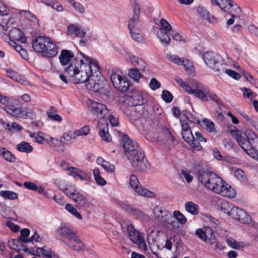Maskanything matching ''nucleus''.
Here are the masks:
<instances>
[{"instance_id":"e433bc0d","label":"nucleus","mask_w":258,"mask_h":258,"mask_svg":"<svg viewBox=\"0 0 258 258\" xmlns=\"http://www.w3.org/2000/svg\"><path fill=\"white\" fill-rule=\"evenodd\" d=\"M186 211L193 215L198 214L199 206L192 202H188L185 204Z\"/></svg>"},{"instance_id":"7c9ffc66","label":"nucleus","mask_w":258,"mask_h":258,"mask_svg":"<svg viewBox=\"0 0 258 258\" xmlns=\"http://www.w3.org/2000/svg\"><path fill=\"white\" fill-rule=\"evenodd\" d=\"M96 162L98 164L100 165L106 171L112 172L115 169V166L113 164L105 161L101 157H98L96 159Z\"/></svg>"},{"instance_id":"a211bd4d","label":"nucleus","mask_w":258,"mask_h":258,"mask_svg":"<svg viewBox=\"0 0 258 258\" xmlns=\"http://www.w3.org/2000/svg\"><path fill=\"white\" fill-rule=\"evenodd\" d=\"M131 97L134 107L135 106L143 105L148 101L147 94L141 90L133 91Z\"/></svg>"},{"instance_id":"39448f33","label":"nucleus","mask_w":258,"mask_h":258,"mask_svg":"<svg viewBox=\"0 0 258 258\" xmlns=\"http://www.w3.org/2000/svg\"><path fill=\"white\" fill-rule=\"evenodd\" d=\"M235 135L236 140L241 148L252 158H257L258 151L253 146V137L256 138L255 134L249 130L242 133L236 130L235 132Z\"/></svg>"},{"instance_id":"338daca9","label":"nucleus","mask_w":258,"mask_h":258,"mask_svg":"<svg viewBox=\"0 0 258 258\" xmlns=\"http://www.w3.org/2000/svg\"><path fill=\"white\" fill-rule=\"evenodd\" d=\"M72 5L74 7L76 11L80 13H83L85 12L84 7L81 4L78 2H74Z\"/></svg>"},{"instance_id":"79ce46f5","label":"nucleus","mask_w":258,"mask_h":258,"mask_svg":"<svg viewBox=\"0 0 258 258\" xmlns=\"http://www.w3.org/2000/svg\"><path fill=\"white\" fill-rule=\"evenodd\" d=\"M169 31H164L157 32V37L160 39L163 44H169L170 41V38L169 36Z\"/></svg>"},{"instance_id":"de8ad7c7","label":"nucleus","mask_w":258,"mask_h":258,"mask_svg":"<svg viewBox=\"0 0 258 258\" xmlns=\"http://www.w3.org/2000/svg\"><path fill=\"white\" fill-rule=\"evenodd\" d=\"M65 208L68 211H69L72 214L74 215L78 219L81 220L82 219V217L81 215V214L77 211V210L74 207V206L70 204H67L66 205Z\"/></svg>"},{"instance_id":"09e8293b","label":"nucleus","mask_w":258,"mask_h":258,"mask_svg":"<svg viewBox=\"0 0 258 258\" xmlns=\"http://www.w3.org/2000/svg\"><path fill=\"white\" fill-rule=\"evenodd\" d=\"M233 67L235 69L239 71V73H240L241 75L244 76L245 79H246L247 81H248L249 80H254L253 76L248 73H246L243 69H241V67L239 65L237 64H233Z\"/></svg>"},{"instance_id":"8fccbe9b","label":"nucleus","mask_w":258,"mask_h":258,"mask_svg":"<svg viewBox=\"0 0 258 258\" xmlns=\"http://www.w3.org/2000/svg\"><path fill=\"white\" fill-rule=\"evenodd\" d=\"M179 85L188 94H192L196 90V86L191 87L187 83V82H179Z\"/></svg>"},{"instance_id":"f257e3e1","label":"nucleus","mask_w":258,"mask_h":258,"mask_svg":"<svg viewBox=\"0 0 258 258\" xmlns=\"http://www.w3.org/2000/svg\"><path fill=\"white\" fill-rule=\"evenodd\" d=\"M84 59H81L79 62L75 59L64 68V73L74 78L76 81H101L103 76L101 68L97 60L83 53Z\"/></svg>"},{"instance_id":"423d86ee","label":"nucleus","mask_w":258,"mask_h":258,"mask_svg":"<svg viewBox=\"0 0 258 258\" xmlns=\"http://www.w3.org/2000/svg\"><path fill=\"white\" fill-rule=\"evenodd\" d=\"M32 47L35 52L41 53L47 57L55 56L58 52V47L49 37H36L32 41Z\"/></svg>"},{"instance_id":"a18cd8bd","label":"nucleus","mask_w":258,"mask_h":258,"mask_svg":"<svg viewBox=\"0 0 258 258\" xmlns=\"http://www.w3.org/2000/svg\"><path fill=\"white\" fill-rule=\"evenodd\" d=\"M131 36L133 40L138 42L143 40V37L138 29H134L130 30Z\"/></svg>"},{"instance_id":"1a4fd4ad","label":"nucleus","mask_w":258,"mask_h":258,"mask_svg":"<svg viewBox=\"0 0 258 258\" xmlns=\"http://www.w3.org/2000/svg\"><path fill=\"white\" fill-rule=\"evenodd\" d=\"M126 230L128 238L132 242L138 245L141 250L146 251L147 245L142 234L136 230L133 225H128L126 227Z\"/></svg>"},{"instance_id":"f8f14e48","label":"nucleus","mask_w":258,"mask_h":258,"mask_svg":"<svg viewBox=\"0 0 258 258\" xmlns=\"http://www.w3.org/2000/svg\"><path fill=\"white\" fill-rule=\"evenodd\" d=\"M130 185L139 195L148 198H155L156 195L140 185V183L135 175L132 174L130 178Z\"/></svg>"},{"instance_id":"4d7b16f0","label":"nucleus","mask_w":258,"mask_h":258,"mask_svg":"<svg viewBox=\"0 0 258 258\" xmlns=\"http://www.w3.org/2000/svg\"><path fill=\"white\" fill-rule=\"evenodd\" d=\"M162 98L166 102L170 103L173 100V97L168 91L165 90L162 92Z\"/></svg>"},{"instance_id":"6ab92c4d","label":"nucleus","mask_w":258,"mask_h":258,"mask_svg":"<svg viewBox=\"0 0 258 258\" xmlns=\"http://www.w3.org/2000/svg\"><path fill=\"white\" fill-rule=\"evenodd\" d=\"M118 102L121 105L122 108L124 109L127 115H133L132 113L130 114L128 113V110L132 112H134L135 110L131 100V95H123L119 96Z\"/></svg>"},{"instance_id":"4468645a","label":"nucleus","mask_w":258,"mask_h":258,"mask_svg":"<svg viewBox=\"0 0 258 258\" xmlns=\"http://www.w3.org/2000/svg\"><path fill=\"white\" fill-rule=\"evenodd\" d=\"M122 146L124 155L126 157L131 156L133 153L142 150L137 142L129 139L126 135H123L122 137Z\"/></svg>"},{"instance_id":"0eeeda50","label":"nucleus","mask_w":258,"mask_h":258,"mask_svg":"<svg viewBox=\"0 0 258 258\" xmlns=\"http://www.w3.org/2000/svg\"><path fill=\"white\" fill-rule=\"evenodd\" d=\"M203 58L205 63L217 75L224 72L225 64L219 54L213 51H208L203 54Z\"/></svg>"},{"instance_id":"5fc2aeb1","label":"nucleus","mask_w":258,"mask_h":258,"mask_svg":"<svg viewBox=\"0 0 258 258\" xmlns=\"http://www.w3.org/2000/svg\"><path fill=\"white\" fill-rule=\"evenodd\" d=\"M173 216L181 224H185L186 221V218L185 216L180 213L179 211H175L173 212Z\"/></svg>"},{"instance_id":"20e7f679","label":"nucleus","mask_w":258,"mask_h":258,"mask_svg":"<svg viewBox=\"0 0 258 258\" xmlns=\"http://www.w3.org/2000/svg\"><path fill=\"white\" fill-rule=\"evenodd\" d=\"M56 232L70 248L77 251L83 249L84 244L78 236L77 231L70 225L61 224Z\"/></svg>"},{"instance_id":"7ed1b4c3","label":"nucleus","mask_w":258,"mask_h":258,"mask_svg":"<svg viewBox=\"0 0 258 258\" xmlns=\"http://www.w3.org/2000/svg\"><path fill=\"white\" fill-rule=\"evenodd\" d=\"M86 104L90 111L94 115L102 118L98 120L99 133L102 140L108 142L111 141V136L108 132V124L103 118L108 114V110L103 104L91 99L87 100Z\"/></svg>"},{"instance_id":"c756f323","label":"nucleus","mask_w":258,"mask_h":258,"mask_svg":"<svg viewBox=\"0 0 258 258\" xmlns=\"http://www.w3.org/2000/svg\"><path fill=\"white\" fill-rule=\"evenodd\" d=\"M36 252L37 253L36 255L38 256L42 255L45 258H54V256H57L49 248L45 247L37 248Z\"/></svg>"},{"instance_id":"f704fd0d","label":"nucleus","mask_w":258,"mask_h":258,"mask_svg":"<svg viewBox=\"0 0 258 258\" xmlns=\"http://www.w3.org/2000/svg\"><path fill=\"white\" fill-rule=\"evenodd\" d=\"M139 70L137 68L130 69L128 72V77L134 81H140V79L143 78V75Z\"/></svg>"},{"instance_id":"f3484780","label":"nucleus","mask_w":258,"mask_h":258,"mask_svg":"<svg viewBox=\"0 0 258 258\" xmlns=\"http://www.w3.org/2000/svg\"><path fill=\"white\" fill-rule=\"evenodd\" d=\"M155 218L162 225L169 224L170 218H172L171 214L166 210L156 206L153 210Z\"/></svg>"},{"instance_id":"6e6d98bb","label":"nucleus","mask_w":258,"mask_h":258,"mask_svg":"<svg viewBox=\"0 0 258 258\" xmlns=\"http://www.w3.org/2000/svg\"><path fill=\"white\" fill-rule=\"evenodd\" d=\"M90 132V127L88 125H85L81 128L74 131L76 138L80 136H86Z\"/></svg>"},{"instance_id":"ddd939ff","label":"nucleus","mask_w":258,"mask_h":258,"mask_svg":"<svg viewBox=\"0 0 258 258\" xmlns=\"http://www.w3.org/2000/svg\"><path fill=\"white\" fill-rule=\"evenodd\" d=\"M66 194L76 203V207L79 209H86L90 206V202L84 195L77 190L73 192L69 191L67 189Z\"/></svg>"},{"instance_id":"2eb2a0df","label":"nucleus","mask_w":258,"mask_h":258,"mask_svg":"<svg viewBox=\"0 0 258 258\" xmlns=\"http://www.w3.org/2000/svg\"><path fill=\"white\" fill-rule=\"evenodd\" d=\"M163 134L168 138L172 142L174 139L171 134L165 127H159L158 124L157 126H151L147 135L152 138L153 141H160L161 140V135Z\"/></svg>"},{"instance_id":"13d9d810","label":"nucleus","mask_w":258,"mask_h":258,"mask_svg":"<svg viewBox=\"0 0 258 258\" xmlns=\"http://www.w3.org/2000/svg\"><path fill=\"white\" fill-rule=\"evenodd\" d=\"M181 135L184 140L187 143L190 142V140L192 139L193 134L191 130L182 131Z\"/></svg>"},{"instance_id":"473e14b6","label":"nucleus","mask_w":258,"mask_h":258,"mask_svg":"<svg viewBox=\"0 0 258 258\" xmlns=\"http://www.w3.org/2000/svg\"><path fill=\"white\" fill-rule=\"evenodd\" d=\"M76 138L74 132L69 131L63 134L61 138V142L64 144H70L72 140Z\"/></svg>"},{"instance_id":"dca6fc26","label":"nucleus","mask_w":258,"mask_h":258,"mask_svg":"<svg viewBox=\"0 0 258 258\" xmlns=\"http://www.w3.org/2000/svg\"><path fill=\"white\" fill-rule=\"evenodd\" d=\"M213 5H216L223 11L227 13H231L232 11H241L238 7L233 1L231 0H211Z\"/></svg>"},{"instance_id":"412c9836","label":"nucleus","mask_w":258,"mask_h":258,"mask_svg":"<svg viewBox=\"0 0 258 258\" xmlns=\"http://www.w3.org/2000/svg\"><path fill=\"white\" fill-rule=\"evenodd\" d=\"M140 11V6L135 2L134 5L133 14L128 22L127 26L129 30L136 29L135 26L137 25L139 20Z\"/></svg>"},{"instance_id":"e2e57ef3","label":"nucleus","mask_w":258,"mask_h":258,"mask_svg":"<svg viewBox=\"0 0 258 258\" xmlns=\"http://www.w3.org/2000/svg\"><path fill=\"white\" fill-rule=\"evenodd\" d=\"M75 34L77 37L82 38L85 36L86 32L84 28L82 26L78 25Z\"/></svg>"},{"instance_id":"864d4df0","label":"nucleus","mask_w":258,"mask_h":258,"mask_svg":"<svg viewBox=\"0 0 258 258\" xmlns=\"http://www.w3.org/2000/svg\"><path fill=\"white\" fill-rule=\"evenodd\" d=\"M223 73H225L231 78L236 80H239L241 78V75L240 73H237L236 72L232 70L226 69L225 68V71Z\"/></svg>"},{"instance_id":"cd10ccee","label":"nucleus","mask_w":258,"mask_h":258,"mask_svg":"<svg viewBox=\"0 0 258 258\" xmlns=\"http://www.w3.org/2000/svg\"><path fill=\"white\" fill-rule=\"evenodd\" d=\"M10 36L17 41H20L22 43H25L26 41V38L24 36L23 32L19 29L13 28L9 31Z\"/></svg>"},{"instance_id":"774afa93","label":"nucleus","mask_w":258,"mask_h":258,"mask_svg":"<svg viewBox=\"0 0 258 258\" xmlns=\"http://www.w3.org/2000/svg\"><path fill=\"white\" fill-rule=\"evenodd\" d=\"M26 117L31 119L34 118L36 116L35 113L33 109L25 107Z\"/></svg>"},{"instance_id":"052dcab7","label":"nucleus","mask_w":258,"mask_h":258,"mask_svg":"<svg viewBox=\"0 0 258 258\" xmlns=\"http://www.w3.org/2000/svg\"><path fill=\"white\" fill-rule=\"evenodd\" d=\"M207 221L209 222L210 225L213 228L217 227L219 224L218 220L210 215L207 216Z\"/></svg>"},{"instance_id":"a878e982","label":"nucleus","mask_w":258,"mask_h":258,"mask_svg":"<svg viewBox=\"0 0 258 258\" xmlns=\"http://www.w3.org/2000/svg\"><path fill=\"white\" fill-rule=\"evenodd\" d=\"M74 55L72 51L63 49L61 51L59 56L60 62L62 66H67L74 57Z\"/></svg>"},{"instance_id":"aec40b11","label":"nucleus","mask_w":258,"mask_h":258,"mask_svg":"<svg viewBox=\"0 0 258 258\" xmlns=\"http://www.w3.org/2000/svg\"><path fill=\"white\" fill-rule=\"evenodd\" d=\"M229 216L243 223H244L246 222V219L249 218L243 210L234 206L231 208Z\"/></svg>"},{"instance_id":"c03bdc74","label":"nucleus","mask_w":258,"mask_h":258,"mask_svg":"<svg viewBox=\"0 0 258 258\" xmlns=\"http://www.w3.org/2000/svg\"><path fill=\"white\" fill-rule=\"evenodd\" d=\"M0 196L5 198L11 200H16L18 198L17 194L10 190H2L0 191Z\"/></svg>"},{"instance_id":"6e6552de","label":"nucleus","mask_w":258,"mask_h":258,"mask_svg":"<svg viewBox=\"0 0 258 258\" xmlns=\"http://www.w3.org/2000/svg\"><path fill=\"white\" fill-rule=\"evenodd\" d=\"M74 84H83L88 90L95 92H99L100 94L104 95L106 96L110 95V90L109 85L104 83V82H74Z\"/></svg>"},{"instance_id":"f03ea898","label":"nucleus","mask_w":258,"mask_h":258,"mask_svg":"<svg viewBox=\"0 0 258 258\" xmlns=\"http://www.w3.org/2000/svg\"><path fill=\"white\" fill-rule=\"evenodd\" d=\"M198 180L207 188L215 193L227 198H233L236 195L235 191L231 186L225 182L216 174L208 170L200 169L197 173Z\"/></svg>"},{"instance_id":"69168bd1","label":"nucleus","mask_w":258,"mask_h":258,"mask_svg":"<svg viewBox=\"0 0 258 258\" xmlns=\"http://www.w3.org/2000/svg\"><path fill=\"white\" fill-rule=\"evenodd\" d=\"M4 158L9 162H14L16 160L15 156L9 150L6 152Z\"/></svg>"},{"instance_id":"58836bf2","label":"nucleus","mask_w":258,"mask_h":258,"mask_svg":"<svg viewBox=\"0 0 258 258\" xmlns=\"http://www.w3.org/2000/svg\"><path fill=\"white\" fill-rule=\"evenodd\" d=\"M130 60L133 66L136 67L137 69L142 70L145 68V62L134 55H132L130 57Z\"/></svg>"},{"instance_id":"c85d7f7f","label":"nucleus","mask_w":258,"mask_h":258,"mask_svg":"<svg viewBox=\"0 0 258 258\" xmlns=\"http://www.w3.org/2000/svg\"><path fill=\"white\" fill-rule=\"evenodd\" d=\"M23 243V241L19 237L17 239H11L8 242L9 247L16 250L18 252L20 251L21 247L24 246Z\"/></svg>"},{"instance_id":"3c124183","label":"nucleus","mask_w":258,"mask_h":258,"mask_svg":"<svg viewBox=\"0 0 258 258\" xmlns=\"http://www.w3.org/2000/svg\"><path fill=\"white\" fill-rule=\"evenodd\" d=\"M20 236L19 237L24 243L29 242V238L28 237L30 234V230L27 228H24L20 231Z\"/></svg>"},{"instance_id":"4c0bfd02","label":"nucleus","mask_w":258,"mask_h":258,"mask_svg":"<svg viewBox=\"0 0 258 258\" xmlns=\"http://www.w3.org/2000/svg\"><path fill=\"white\" fill-rule=\"evenodd\" d=\"M16 149L20 152L29 153L33 148L29 143L22 142L17 146Z\"/></svg>"},{"instance_id":"2f4dec72","label":"nucleus","mask_w":258,"mask_h":258,"mask_svg":"<svg viewBox=\"0 0 258 258\" xmlns=\"http://www.w3.org/2000/svg\"><path fill=\"white\" fill-rule=\"evenodd\" d=\"M114 87L117 91L124 92L130 87V82H111Z\"/></svg>"},{"instance_id":"393cba45","label":"nucleus","mask_w":258,"mask_h":258,"mask_svg":"<svg viewBox=\"0 0 258 258\" xmlns=\"http://www.w3.org/2000/svg\"><path fill=\"white\" fill-rule=\"evenodd\" d=\"M207 94H209V88L203 85H196V90L193 94L203 101L208 100Z\"/></svg>"},{"instance_id":"37998d69","label":"nucleus","mask_w":258,"mask_h":258,"mask_svg":"<svg viewBox=\"0 0 258 258\" xmlns=\"http://www.w3.org/2000/svg\"><path fill=\"white\" fill-rule=\"evenodd\" d=\"M6 75L13 81H21L24 80V77L22 76L19 75L16 72L11 69L7 70Z\"/></svg>"},{"instance_id":"5701e85b","label":"nucleus","mask_w":258,"mask_h":258,"mask_svg":"<svg viewBox=\"0 0 258 258\" xmlns=\"http://www.w3.org/2000/svg\"><path fill=\"white\" fill-rule=\"evenodd\" d=\"M197 13L203 19L212 24L218 23V19L211 15L208 10L203 6H199L196 9Z\"/></svg>"},{"instance_id":"9d476101","label":"nucleus","mask_w":258,"mask_h":258,"mask_svg":"<svg viewBox=\"0 0 258 258\" xmlns=\"http://www.w3.org/2000/svg\"><path fill=\"white\" fill-rule=\"evenodd\" d=\"M132 166L138 171H144L147 168V161L144 159L145 155L142 150L133 153L131 156L126 157Z\"/></svg>"},{"instance_id":"0e129e2a","label":"nucleus","mask_w":258,"mask_h":258,"mask_svg":"<svg viewBox=\"0 0 258 258\" xmlns=\"http://www.w3.org/2000/svg\"><path fill=\"white\" fill-rule=\"evenodd\" d=\"M116 203L121 208L125 210L127 213L131 211L132 206L120 201H117Z\"/></svg>"},{"instance_id":"72a5a7b5","label":"nucleus","mask_w":258,"mask_h":258,"mask_svg":"<svg viewBox=\"0 0 258 258\" xmlns=\"http://www.w3.org/2000/svg\"><path fill=\"white\" fill-rule=\"evenodd\" d=\"M110 80L111 81H122L123 79H125L124 76H122V73L119 68H116L113 69L111 70L110 74Z\"/></svg>"},{"instance_id":"49530a36","label":"nucleus","mask_w":258,"mask_h":258,"mask_svg":"<svg viewBox=\"0 0 258 258\" xmlns=\"http://www.w3.org/2000/svg\"><path fill=\"white\" fill-rule=\"evenodd\" d=\"M160 27L159 31H170L172 29L171 25L164 19H161L159 22Z\"/></svg>"},{"instance_id":"bf43d9fd","label":"nucleus","mask_w":258,"mask_h":258,"mask_svg":"<svg viewBox=\"0 0 258 258\" xmlns=\"http://www.w3.org/2000/svg\"><path fill=\"white\" fill-rule=\"evenodd\" d=\"M0 103L5 105L4 107L5 110L6 107H11L13 105H12V101L9 100L8 97L5 96L1 95V97H0Z\"/></svg>"},{"instance_id":"603ef678","label":"nucleus","mask_w":258,"mask_h":258,"mask_svg":"<svg viewBox=\"0 0 258 258\" xmlns=\"http://www.w3.org/2000/svg\"><path fill=\"white\" fill-rule=\"evenodd\" d=\"M226 243L229 246L234 249H238L242 247L240 243L236 241L232 238H227L226 239Z\"/></svg>"},{"instance_id":"ea45409f","label":"nucleus","mask_w":258,"mask_h":258,"mask_svg":"<svg viewBox=\"0 0 258 258\" xmlns=\"http://www.w3.org/2000/svg\"><path fill=\"white\" fill-rule=\"evenodd\" d=\"M202 126L206 129V130L210 133H216V129L215 128V124L213 122L210 120L205 118L202 121Z\"/></svg>"},{"instance_id":"a19ab883","label":"nucleus","mask_w":258,"mask_h":258,"mask_svg":"<svg viewBox=\"0 0 258 258\" xmlns=\"http://www.w3.org/2000/svg\"><path fill=\"white\" fill-rule=\"evenodd\" d=\"M54 108L51 106L50 108V111L47 112V114L49 119L52 121L60 122L62 119V117L58 114L55 113Z\"/></svg>"},{"instance_id":"c9c22d12","label":"nucleus","mask_w":258,"mask_h":258,"mask_svg":"<svg viewBox=\"0 0 258 258\" xmlns=\"http://www.w3.org/2000/svg\"><path fill=\"white\" fill-rule=\"evenodd\" d=\"M20 14L26 19L31 21L34 25L38 24V20L36 17L28 11L22 10Z\"/></svg>"},{"instance_id":"9b49d317","label":"nucleus","mask_w":258,"mask_h":258,"mask_svg":"<svg viewBox=\"0 0 258 258\" xmlns=\"http://www.w3.org/2000/svg\"><path fill=\"white\" fill-rule=\"evenodd\" d=\"M168 59L177 64L183 66L185 72L188 75L193 76L195 74V68L192 63L187 59L180 58L178 56L172 54H167Z\"/></svg>"},{"instance_id":"b1692460","label":"nucleus","mask_w":258,"mask_h":258,"mask_svg":"<svg viewBox=\"0 0 258 258\" xmlns=\"http://www.w3.org/2000/svg\"><path fill=\"white\" fill-rule=\"evenodd\" d=\"M5 111L16 117L26 118L25 107H16L13 105L11 107H6Z\"/></svg>"},{"instance_id":"bb28decb","label":"nucleus","mask_w":258,"mask_h":258,"mask_svg":"<svg viewBox=\"0 0 258 258\" xmlns=\"http://www.w3.org/2000/svg\"><path fill=\"white\" fill-rule=\"evenodd\" d=\"M128 213L135 218L139 219L142 221L147 222L149 220L150 218L148 215L144 213L143 211L139 209L132 207L131 211Z\"/></svg>"},{"instance_id":"680f3d73","label":"nucleus","mask_w":258,"mask_h":258,"mask_svg":"<svg viewBox=\"0 0 258 258\" xmlns=\"http://www.w3.org/2000/svg\"><path fill=\"white\" fill-rule=\"evenodd\" d=\"M196 234L197 236L199 237L201 240L204 241H207V238L206 237L205 232L204 230L202 229H198L196 231Z\"/></svg>"},{"instance_id":"4be33fe9","label":"nucleus","mask_w":258,"mask_h":258,"mask_svg":"<svg viewBox=\"0 0 258 258\" xmlns=\"http://www.w3.org/2000/svg\"><path fill=\"white\" fill-rule=\"evenodd\" d=\"M206 139L199 132H196L195 135H192V139L190 140V142L188 143L192 148L197 151H201L202 147L201 145V142L205 143Z\"/></svg>"}]
</instances>
